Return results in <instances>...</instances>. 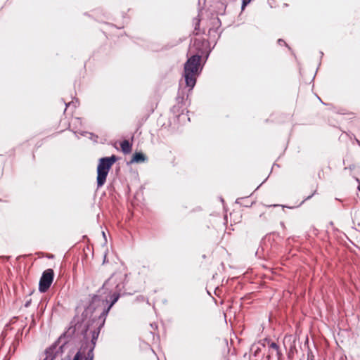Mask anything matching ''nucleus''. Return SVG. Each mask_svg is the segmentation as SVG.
<instances>
[{"instance_id":"1","label":"nucleus","mask_w":360,"mask_h":360,"mask_svg":"<svg viewBox=\"0 0 360 360\" xmlns=\"http://www.w3.org/2000/svg\"><path fill=\"white\" fill-rule=\"evenodd\" d=\"M126 274L123 275L121 273L112 274L111 276L105 281L102 287L98 290V293L108 294L106 296H103L105 301V307L100 312L98 316L93 317L91 321L95 323V327L91 331V335L98 333L99 335L101 328L104 326L106 317L113 307V305L118 301L119 298L122 293V290L124 288V280Z\"/></svg>"},{"instance_id":"2","label":"nucleus","mask_w":360,"mask_h":360,"mask_svg":"<svg viewBox=\"0 0 360 360\" xmlns=\"http://www.w3.org/2000/svg\"><path fill=\"white\" fill-rule=\"evenodd\" d=\"M196 52L189 56L191 46L187 53V60L184 64L182 78L185 89H188L186 98L196 85L198 77L201 75L205 63L214 46H196Z\"/></svg>"},{"instance_id":"3","label":"nucleus","mask_w":360,"mask_h":360,"mask_svg":"<svg viewBox=\"0 0 360 360\" xmlns=\"http://www.w3.org/2000/svg\"><path fill=\"white\" fill-rule=\"evenodd\" d=\"M91 322V323H87L85 325H83V323L79 321H77L74 325L72 322H71L70 326L66 328L54 342L56 343L58 346L60 343H63L68 347L78 346V349L84 340V337L86 338V340L91 341L89 331L90 330L91 332L92 330L91 328L94 329L95 327V323L92 321Z\"/></svg>"},{"instance_id":"4","label":"nucleus","mask_w":360,"mask_h":360,"mask_svg":"<svg viewBox=\"0 0 360 360\" xmlns=\"http://www.w3.org/2000/svg\"><path fill=\"white\" fill-rule=\"evenodd\" d=\"M117 160L118 158L115 155H112L109 157H103L98 160L96 177L98 188L105 184L109 171Z\"/></svg>"},{"instance_id":"5","label":"nucleus","mask_w":360,"mask_h":360,"mask_svg":"<svg viewBox=\"0 0 360 360\" xmlns=\"http://www.w3.org/2000/svg\"><path fill=\"white\" fill-rule=\"evenodd\" d=\"M97 340L98 333L91 335V341L86 340V338L84 337V340L75 353L72 360H94V351Z\"/></svg>"},{"instance_id":"6","label":"nucleus","mask_w":360,"mask_h":360,"mask_svg":"<svg viewBox=\"0 0 360 360\" xmlns=\"http://www.w3.org/2000/svg\"><path fill=\"white\" fill-rule=\"evenodd\" d=\"M105 301L107 300H104L103 293H98L97 292L96 294L92 295L89 304L85 307L84 311L82 314V322L89 317L90 320L88 321V323H91V321L93 319L91 316H93L94 313L96 311H101V312L102 311V309L105 305Z\"/></svg>"},{"instance_id":"7","label":"nucleus","mask_w":360,"mask_h":360,"mask_svg":"<svg viewBox=\"0 0 360 360\" xmlns=\"http://www.w3.org/2000/svg\"><path fill=\"white\" fill-rule=\"evenodd\" d=\"M54 275L52 269H47L42 272L38 288L40 292L44 293L49 290L53 281Z\"/></svg>"},{"instance_id":"8","label":"nucleus","mask_w":360,"mask_h":360,"mask_svg":"<svg viewBox=\"0 0 360 360\" xmlns=\"http://www.w3.org/2000/svg\"><path fill=\"white\" fill-rule=\"evenodd\" d=\"M184 100V93H181L179 91H178V95L176 97L177 104L174 105L171 111L178 118L187 116V115H184V111L185 110L184 108H183V102Z\"/></svg>"},{"instance_id":"9","label":"nucleus","mask_w":360,"mask_h":360,"mask_svg":"<svg viewBox=\"0 0 360 360\" xmlns=\"http://www.w3.org/2000/svg\"><path fill=\"white\" fill-rule=\"evenodd\" d=\"M58 345L55 342L48 347L44 351L46 356L43 360H54L58 356L56 353V349Z\"/></svg>"},{"instance_id":"10","label":"nucleus","mask_w":360,"mask_h":360,"mask_svg":"<svg viewBox=\"0 0 360 360\" xmlns=\"http://www.w3.org/2000/svg\"><path fill=\"white\" fill-rule=\"evenodd\" d=\"M147 160V157L142 152H135L129 161V164L141 163Z\"/></svg>"},{"instance_id":"11","label":"nucleus","mask_w":360,"mask_h":360,"mask_svg":"<svg viewBox=\"0 0 360 360\" xmlns=\"http://www.w3.org/2000/svg\"><path fill=\"white\" fill-rule=\"evenodd\" d=\"M120 148L124 154H129L131 151L132 143L128 140H124L120 143Z\"/></svg>"},{"instance_id":"12","label":"nucleus","mask_w":360,"mask_h":360,"mask_svg":"<svg viewBox=\"0 0 360 360\" xmlns=\"http://www.w3.org/2000/svg\"><path fill=\"white\" fill-rule=\"evenodd\" d=\"M264 340L268 341L269 349H273L276 352V354L278 357V360H280V359L282 356V354L280 351L278 345L277 343H276L275 342H271L270 340H268L267 339H265Z\"/></svg>"},{"instance_id":"13","label":"nucleus","mask_w":360,"mask_h":360,"mask_svg":"<svg viewBox=\"0 0 360 360\" xmlns=\"http://www.w3.org/2000/svg\"><path fill=\"white\" fill-rule=\"evenodd\" d=\"M260 345H262L263 347H264V345L261 344L259 342L252 345V347L250 348V351L254 354V356H257L259 354V353L261 352Z\"/></svg>"},{"instance_id":"14","label":"nucleus","mask_w":360,"mask_h":360,"mask_svg":"<svg viewBox=\"0 0 360 360\" xmlns=\"http://www.w3.org/2000/svg\"><path fill=\"white\" fill-rule=\"evenodd\" d=\"M68 347V346H66L65 345H64L63 343H60L58 347L56 349V353L57 355H62L64 352H65V348Z\"/></svg>"},{"instance_id":"15","label":"nucleus","mask_w":360,"mask_h":360,"mask_svg":"<svg viewBox=\"0 0 360 360\" xmlns=\"http://www.w3.org/2000/svg\"><path fill=\"white\" fill-rule=\"evenodd\" d=\"M74 133H75V134H79L82 136H85L86 135L89 134L90 136H89L90 139H92L93 137H94L95 139L98 138V136L94 135L93 133H90V132H88L86 131H75Z\"/></svg>"},{"instance_id":"16","label":"nucleus","mask_w":360,"mask_h":360,"mask_svg":"<svg viewBox=\"0 0 360 360\" xmlns=\"http://www.w3.org/2000/svg\"><path fill=\"white\" fill-rule=\"evenodd\" d=\"M316 193V190H315L310 195L307 196V198H305L302 202L300 204V205H302L305 201L311 199L312 198V196L314 195H315V193Z\"/></svg>"},{"instance_id":"17","label":"nucleus","mask_w":360,"mask_h":360,"mask_svg":"<svg viewBox=\"0 0 360 360\" xmlns=\"http://www.w3.org/2000/svg\"><path fill=\"white\" fill-rule=\"evenodd\" d=\"M73 104L75 107H76V104H79V101L77 98H75V101H72L68 103H65V106L66 108H68V106H70L71 104Z\"/></svg>"},{"instance_id":"18","label":"nucleus","mask_w":360,"mask_h":360,"mask_svg":"<svg viewBox=\"0 0 360 360\" xmlns=\"http://www.w3.org/2000/svg\"><path fill=\"white\" fill-rule=\"evenodd\" d=\"M252 0H243V3H242V6H241V8L242 10H244L245 6L250 3Z\"/></svg>"},{"instance_id":"19","label":"nucleus","mask_w":360,"mask_h":360,"mask_svg":"<svg viewBox=\"0 0 360 360\" xmlns=\"http://www.w3.org/2000/svg\"><path fill=\"white\" fill-rule=\"evenodd\" d=\"M72 350H73V348H72V349L70 350L69 354L64 358L61 359V360H71V353H72Z\"/></svg>"},{"instance_id":"20","label":"nucleus","mask_w":360,"mask_h":360,"mask_svg":"<svg viewBox=\"0 0 360 360\" xmlns=\"http://www.w3.org/2000/svg\"><path fill=\"white\" fill-rule=\"evenodd\" d=\"M31 302H32V300L31 299H29L28 300H27L24 304L25 307H29L31 304Z\"/></svg>"},{"instance_id":"21","label":"nucleus","mask_w":360,"mask_h":360,"mask_svg":"<svg viewBox=\"0 0 360 360\" xmlns=\"http://www.w3.org/2000/svg\"><path fill=\"white\" fill-rule=\"evenodd\" d=\"M314 355L312 354V352L309 350L308 352V360H313Z\"/></svg>"},{"instance_id":"22","label":"nucleus","mask_w":360,"mask_h":360,"mask_svg":"<svg viewBox=\"0 0 360 360\" xmlns=\"http://www.w3.org/2000/svg\"><path fill=\"white\" fill-rule=\"evenodd\" d=\"M243 200V198H240L236 199V203H237V204L240 203V200Z\"/></svg>"},{"instance_id":"23","label":"nucleus","mask_w":360,"mask_h":360,"mask_svg":"<svg viewBox=\"0 0 360 360\" xmlns=\"http://www.w3.org/2000/svg\"><path fill=\"white\" fill-rule=\"evenodd\" d=\"M354 139L356 141V143H358V145L360 146V141L358 140L355 136H354Z\"/></svg>"},{"instance_id":"24","label":"nucleus","mask_w":360,"mask_h":360,"mask_svg":"<svg viewBox=\"0 0 360 360\" xmlns=\"http://www.w3.org/2000/svg\"><path fill=\"white\" fill-rule=\"evenodd\" d=\"M102 235H103V238H105V240L106 241V236H105V233L104 231H102Z\"/></svg>"},{"instance_id":"25","label":"nucleus","mask_w":360,"mask_h":360,"mask_svg":"<svg viewBox=\"0 0 360 360\" xmlns=\"http://www.w3.org/2000/svg\"><path fill=\"white\" fill-rule=\"evenodd\" d=\"M283 207H288V208H290V209H292V207H288V206H285V205H282Z\"/></svg>"},{"instance_id":"26","label":"nucleus","mask_w":360,"mask_h":360,"mask_svg":"<svg viewBox=\"0 0 360 360\" xmlns=\"http://www.w3.org/2000/svg\"><path fill=\"white\" fill-rule=\"evenodd\" d=\"M283 39H278V42L279 44H280V43H281V42H283Z\"/></svg>"},{"instance_id":"27","label":"nucleus","mask_w":360,"mask_h":360,"mask_svg":"<svg viewBox=\"0 0 360 360\" xmlns=\"http://www.w3.org/2000/svg\"><path fill=\"white\" fill-rule=\"evenodd\" d=\"M281 226H283V227H284V226H285L284 223H283V221H281Z\"/></svg>"},{"instance_id":"28","label":"nucleus","mask_w":360,"mask_h":360,"mask_svg":"<svg viewBox=\"0 0 360 360\" xmlns=\"http://www.w3.org/2000/svg\"><path fill=\"white\" fill-rule=\"evenodd\" d=\"M273 207L280 206L279 205H272ZM271 207V205H270Z\"/></svg>"},{"instance_id":"29","label":"nucleus","mask_w":360,"mask_h":360,"mask_svg":"<svg viewBox=\"0 0 360 360\" xmlns=\"http://www.w3.org/2000/svg\"><path fill=\"white\" fill-rule=\"evenodd\" d=\"M274 166L279 167V165H278V164H276V163H274Z\"/></svg>"},{"instance_id":"30","label":"nucleus","mask_w":360,"mask_h":360,"mask_svg":"<svg viewBox=\"0 0 360 360\" xmlns=\"http://www.w3.org/2000/svg\"><path fill=\"white\" fill-rule=\"evenodd\" d=\"M106 256L104 257V260H103V262H106Z\"/></svg>"},{"instance_id":"31","label":"nucleus","mask_w":360,"mask_h":360,"mask_svg":"<svg viewBox=\"0 0 360 360\" xmlns=\"http://www.w3.org/2000/svg\"><path fill=\"white\" fill-rule=\"evenodd\" d=\"M245 207H249V205H248V202H245Z\"/></svg>"},{"instance_id":"32","label":"nucleus","mask_w":360,"mask_h":360,"mask_svg":"<svg viewBox=\"0 0 360 360\" xmlns=\"http://www.w3.org/2000/svg\"><path fill=\"white\" fill-rule=\"evenodd\" d=\"M245 207H249V205H248V202H245Z\"/></svg>"},{"instance_id":"33","label":"nucleus","mask_w":360,"mask_h":360,"mask_svg":"<svg viewBox=\"0 0 360 360\" xmlns=\"http://www.w3.org/2000/svg\"><path fill=\"white\" fill-rule=\"evenodd\" d=\"M358 190L360 192V186H358Z\"/></svg>"},{"instance_id":"34","label":"nucleus","mask_w":360,"mask_h":360,"mask_svg":"<svg viewBox=\"0 0 360 360\" xmlns=\"http://www.w3.org/2000/svg\"><path fill=\"white\" fill-rule=\"evenodd\" d=\"M221 202H224V199L222 198H220Z\"/></svg>"},{"instance_id":"35","label":"nucleus","mask_w":360,"mask_h":360,"mask_svg":"<svg viewBox=\"0 0 360 360\" xmlns=\"http://www.w3.org/2000/svg\"><path fill=\"white\" fill-rule=\"evenodd\" d=\"M150 326H151V327H154L153 323H151V324H150Z\"/></svg>"}]
</instances>
